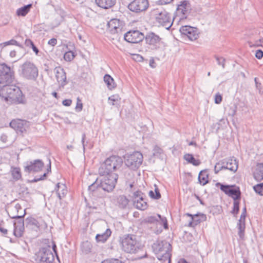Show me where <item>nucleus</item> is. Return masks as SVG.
<instances>
[{
    "label": "nucleus",
    "instance_id": "f257e3e1",
    "mask_svg": "<svg viewBox=\"0 0 263 263\" xmlns=\"http://www.w3.org/2000/svg\"><path fill=\"white\" fill-rule=\"evenodd\" d=\"M0 78L2 81L7 84L0 88V97L5 101L16 104H25L26 100L20 88L13 83L15 78L14 72L10 66L5 63H0Z\"/></svg>",
    "mask_w": 263,
    "mask_h": 263
},
{
    "label": "nucleus",
    "instance_id": "f03ea898",
    "mask_svg": "<svg viewBox=\"0 0 263 263\" xmlns=\"http://www.w3.org/2000/svg\"><path fill=\"white\" fill-rule=\"evenodd\" d=\"M102 177L97 178L88 186V191L93 196L102 197V191L109 193L115 189L118 179V174H105Z\"/></svg>",
    "mask_w": 263,
    "mask_h": 263
},
{
    "label": "nucleus",
    "instance_id": "7ed1b4c3",
    "mask_svg": "<svg viewBox=\"0 0 263 263\" xmlns=\"http://www.w3.org/2000/svg\"><path fill=\"white\" fill-rule=\"evenodd\" d=\"M123 164L122 158L117 155H112L107 158L99 168L100 176L105 174H117L116 172L121 168Z\"/></svg>",
    "mask_w": 263,
    "mask_h": 263
},
{
    "label": "nucleus",
    "instance_id": "20e7f679",
    "mask_svg": "<svg viewBox=\"0 0 263 263\" xmlns=\"http://www.w3.org/2000/svg\"><path fill=\"white\" fill-rule=\"evenodd\" d=\"M123 250L128 253L135 254L141 250L143 247L141 242L134 235L128 234L123 238L122 242Z\"/></svg>",
    "mask_w": 263,
    "mask_h": 263
},
{
    "label": "nucleus",
    "instance_id": "39448f33",
    "mask_svg": "<svg viewBox=\"0 0 263 263\" xmlns=\"http://www.w3.org/2000/svg\"><path fill=\"white\" fill-rule=\"evenodd\" d=\"M20 76L28 80H35L39 75V70L36 65L30 61H26L20 66Z\"/></svg>",
    "mask_w": 263,
    "mask_h": 263
},
{
    "label": "nucleus",
    "instance_id": "423d86ee",
    "mask_svg": "<svg viewBox=\"0 0 263 263\" xmlns=\"http://www.w3.org/2000/svg\"><path fill=\"white\" fill-rule=\"evenodd\" d=\"M125 164L131 170H136L142 164L143 157L139 152H135L132 154H126L124 156Z\"/></svg>",
    "mask_w": 263,
    "mask_h": 263
},
{
    "label": "nucleus",
    "instance_id": "0eeeda50",
    "mask_svg": "<svg viewBox=\"0 0 263 263\" xmlns=\"http://www.w3.org/2000/svg\"><path fill=\"white\" fill-rule=\"evenodd\" d=\"M153 12L155 13V21L158 25L169 29L173 23L170 14L164 10L158 9H154Z\"/></svg>",
    "mask_w": 263,
    "mask_h": 263
},
{
    "label": "nucleus",
    "instance_id": "6e6552de",
    "mask_svg": "<svg viewBox=\"0 0 263 263\" xmlns=\"http://www.w3.org/2000/svg\"><path fill=\"white\" fill-rule=\"evenodd\" d=\"M54 259L49 246L41 248L35 255V259L39 263H52Z\"/></svg>",
    "mask_w": 263,
    "mask_h": 263
},
{
    "label": "nucleus",
    "instance_id": "1a4fd4ad",
    "mask_svg": "<svg viewBox=\"0 0 263 263\" xmlns=\"http://www.w3.org/2000/svg\"><path fill=\"white\" fill-rule=\"evenodd\" d=\"M148 7V0H133L127 6V8L130 11L136 14L145 12Z\"/></svg>",
    "mask_w": 263,
    "mask_h": 263
},
{
    "label": "nucleus",
    "instance_id": "9d476101",
    "mask_svg": "<svg viewBox=\"0 0 263 263\" xmlns=\"http://www.w3.org/2000/svg\"><path fill=\"white\" fill-rule=\"evenodd\" d=\"M217 186H220V190L226 194L232 197L234 201L240 199L241 192L239 188L235 185H223L219 182L216 184Z\"/></svg>",
    "mask_w": 263,
    "mask_h": 263
},
{
    "label": "nucleus",
    "instance_id": "9b49d317",
    "mask_svg": "<svg viewBox=\"0 0 263 263\" xmlns=\"http://www.w3.org/2000/svg\"><path fill=\"white\" fill-rule=\"evenodd\" d=\"M7 213L11 218L15 219L17 221L23 219L26 214L25 209H23L19 203L10 205L8 208Z\"/></svg>",
    "mask_w": 263,
    "mask_h": 263
},
{
    "label": "nucleus",
    "instance_id": "f8f14e48",
    "mask_svg": "<svg viewBox=\"0 0 263 263\" xmlns=\"http://www.w3.org/2000/svg\"><path fill=\"white\" fill-rule=\"evenodd\" d=\"M145 37L144 34L138 30H132L124 35V40L131 43H138Z\"/></svg>",
    "mask_w": 263,
    "mask_h": 263
},
{
    "label": "nucleus",
    "instance_id": "ddd939ff",
    "mask_svg": "<svg viewBox=\"0 0 263 263\" xmlns=\"http://www.w3.org/2000/svg\"><path fill=\"white\" fill-rule=\"evenodd\" d=\"M190 10L191 6L189 1L181 2L176 10V17L178 16L179 20L186 18L187 14L190 13Z\"/></svg>",
    "mask_w": 263,
    "mask_h": 263
},
{
    "label": "nucleus",
    "instance_id": "4468645a",
    "mask_svg": "<svg viewBox=\"0 0 263 263\" xmlns=\"http://www.w3.org/2000/svg\"><path fill=\"white\" fill-rule=\"evenodd\" d=\"M180 32L182 35L186 36L191 41L196 40L199 37L198 29L190 26H182L180 28Z\"/></svg>",
    "mask_w": 263,
    "mask_h": 263
},
{
    "label": "nucleus",
    "instance_id": "2eb2a0df",
    "mask_svg": "<svg viewBox=\"0 0 263 263\" xmlns=\"http://www.w3.org/2000/svg\"><path fill=\"white\" fill-rule=\"evenodd\" d=\"M29 122L21 119L13 120L10 123V126L13 128L17 133H23L29 127Z\"/></svg>",
    "mask_w": 263,
    "mask_h": 263
},
{
    "label": "nucleus",
    "instance_id": "dca6fc26",
    "mask_svg": "<svg viewBox=\"0 0 263 263\" xmlns=\"http://www.w3.org/2000/svg\"><path fill=\"white\" fill-rule=\"evenodd\" d=\"M44 164L40 159L27 162V165L24 167V171L27 173L38 172L42 170Z\"/></svg>",
    "mask_w": 263,
    "mask_h": 263
},
{
    "label": "nucleus",
    "instance_id": "f3484780",
    "mask_svg": "<svg viewBox=\"0 0 263 263\" xmlns=\"http://www.w3.org/2000/svg\"><path fill=\"white\" fill-rule=\"evenodd\" d=\"M54 72L58 82L61 87H63L68 83L64 69L60 66L56 67L54 69Z\"/></svg>",
    "mask_w": 263,
    "mask_h": 263
},
{
    "label": "nucleus",
    "instance_id": "a211bd4d",
    "mask_svg": "<svg viewBox=\"0 0 263 263\" xmlns=\"http://www.w3.org/2000/svg\"><path fill=\"white\" fill-rule=\"evenodd\" d=\"M108 28L111 34H118L122 32V26L119 20L114 18L107 23Z\"/></svg>",
    "mask_w": 263,
    "mask_h": 263
},
{
    "label": "nucleus",
    "instance_id": "6ab92c4d",
    "mask_svg": "<svg viewBox=\"0 0 263 263\" xmlns=\"http://www.w3.org/2000/svg\"><path fill=\"white\" fill-rule=\"evenodd\" d=\"M186 215L190 217L191 220L190 221L188 226L190 227H194L202 221H204L206 219V216L205 214L202 213H197L195 215L186 213Z\"/></svg>",
    "mask_w": 263,
    "mask_h": 263
},
{
    "label": "nucleus",
    "instance_id": "aec40b11",
    "mask_svg": "<svg viewBox=\"0 0 263 263\" xmlns=\"http://www.w3.org/2000/svg\"><path fill=\"white\" fill-rule=\"evenodd\" d=\"M172 251V246L170 243L169 247H166V248H164L162 251H160V256L162 257H159L158 254H156L157 258L160 260L163 261V263H171V253Z\"/></svg>",
    "mask_w": 263,
    "mask_h": 263
},
{
    "label": "nucleus",
    "instance_id": "412c9836",
    "mask_svg": "<svg viewBox=\"0 0 263 263\" xmlns=\"http://www.w3.org/2000/svg\"><path fill=\"white\" fill-rule=\"evenodd\" d=\"M144 221L148 223H156L161 222V224H163L165 229L168 228L167 220L165 217H162L160 214H157L156 216H151L146 217Z\"/></svg>",
    "mask_w": 263,
    "mask_h": 263
},
{
    "label": "nucleus",
    "instance_id": "4be33fe9",
    "mask_svg": "<svg viewBox=\"0 0 263 263\" xmlns=\"http://www.w3.org/2000/svg\"><path fill=\"white\" fill-rule=\"evenodd\" d=\"M13 234L16 237H21L23 236L24 231V221L23 219H20L17 221H14L13 223Z\"/></svg>",
    "mask_w": 263,
    "mask_h": 263
},
{
    "label": "nucleus",
    "instance_id": "5701e85b",
    "mask_svg": "<svg viewBox=\"0 0 263 263\" xmlns=\"http://www.w3.org/2000/svg\"><path fill=\"white\" fill-rule=\"evenodd\" d=\"M169 246L170 243L166 241L157 240L153 243L152 248L156 254H158L159 257H162V256H160V251H162V250H163L164 248H166V247Z\"/></svg>",
    "mask_w": 263,
    "mask_h": 263
},
{
    "label": "nucleus",
    "instance_id": "b1692460",
    "mask_svg": "<svg viewBox=\"0 0 263 263\" xmlns=\"http://www.w3.org/2000/svg\"><path fill=\"white\" fill-rule=\"evenodd\" d=\"M223 161L225 164V169L230 170L233 172H236L238 168V162L235 159H225Z\"/></svg>",
    "mask_w": 263,
    "mask_h": 263
},
{
    "label": "nucleus",
    "instance_id": "393cba45",
    "mask_svg": "<svg viewBox=\"0 0 263 263\" xmlns=\"http://www.w3.org/2000/svg\"><path fill=\"white\" fill-rule=\"evenodd\" d=\"M144 38L147 44L153 46L156 45L160 41V37L153 32L147 33Z\"/></svg>",
    "mask_w": 263,
    "mask_h": 263
},
{
    "label": "nucleus",
    "instance_id": "a878e982",
    "mask_svg": "<svg viewBox=\"0 0 263 263\" xmlns=\"http://www.w3.org/2000/svg\"><path fill=\"white\" fill-rule=\"evenodd\" d=\"M253 177L257 181L263 180V163H257L253 172Z\"/></svg>",
    "mask_w": 263,
    "mask_h": 263
},
{
    "label": "nucleus",
    "instance_id": "bb28decb",
    "mask_svg": "<svg viewBox=\"0 0 263 263\" xmlns=\"http://www.w3.org/2000/svg\"><path fill=\"white\" fill-rule=\"evenodd\" d=\"M96 4L100 7L107 9L113 7L116 0H95Z\"/></svg>",
    "mask_w": 263,
    "mask_h": 263
},
{
    "label": "nucleus",
    "instance_id": "cd10ccee",
    "mask_svg": "<svg viewBox=\"0 0 263 263\" xmlns=\"http://www.w3.org/2000/svg\"><path fill=\"white\" fill-rule=\"evenodd\" d=\"M117 204L120 209H125L129 202L128 199L124 195H120L116 199Z\"/></svg>",
    "mask_w": 263,
    "mask_h": 263
},
{
    "label": "nucleus",
    "instance_id": "c85d7f7f",
    "mask_svg": "<svg viewBox=\"0 0 263 263\" xmlns=\"http://www.w3.org/2000/svg\"><path fill=\"white\" fill-rule=\"evenodd\" d=\"M134 205L138 209L144 210L147 209L148 205L144 197H140V199L134 200Z\"/></svg>",
    "mask_w": 263,
    "mask_h": 263
},
{
    "label": "nucleus",
    "instance_id": "c756f323",
    "mask_svg": "<svg viewBox=\"0 0 263 263\" xmlns=\"http://www.w3.org/2000/svg\"><path fill=\"white\" fill-rule=\"evenodd\" d=\"M111 234V231L109 229H107L105 232L102 234H97L96 239L97 242H104L109 238Z\"/></svg>",
    "mask_w": 263,
    "mask_h": 263
},
{
    "label": "nucleus",
    "instance_id": "7c9ffc66",
    "mask_svg": "<svg viewBox=\"0 0 263 263\" xmlns=\"http://www.w3.org/2000/svg\"><path fill=\"white\" fill-rule=\"evenodd\" d=\"M66 186L63 184H60L58 183L56 186L57 193L58 196L60 199H61L63 197H64L65 195L67 193V190L66 189Z\"/></svg>",
    "mask_w": 263,
    "mask_h": 263
},
{
    "label": "nucleus",
    "instance_id": "2f4dec72",
    "mask_svg": "<svg viewBox=\"0 0 263 263\" xmlns=\"http://www.w3.org/2000/svg\"><path fill=\"white\" fill-rule=\"evenodd\" d=\"M209 175L206 170L201 171L198 176V180L201 184L204 185L208 182Z\"/></svg>",
    "mask_w": 263,
    "mask_h": 263
},
{
    "label": "nucleus",
    "instance_id": "473e14b6",
    "mask_svg": "<svg viewBox=\"0 0 263 263\" xmlns=\"http://www.w3.org/2000/svg\"><path fill=\"white\" fill-rule=\"evenodd\" d=\"M104 81L106 84L108 89L110 90H112L116 87L114 80L110 75L108 74H106L104 76Z\"/></svg>",
    "mask_w": 263,
    "mask_h": 263
},
{
    "label": "nucleus",
    "instance_id": "72a5a7b5",
    "mask_svg": "<svg viewBox=\"0 0 263 263\" xmlns=\"http://www.w3.org/2000/svg\"><path fill=\"white\" fill-rule=\"evenodd\" d=\"M183 158L189 163L192 164L194 166H198L200 164L201 162L199 160L195 159L193 155L190 154H186L184 155Z\"/></svg>",
    "mask_w": 263,
    "mask_h": 263
},
{
    "label": "nucleus",
    "instance_id": "f704fd0d",
    "mask_svg": "<svg viewBox=\"0 0 263 263\" xmlns=\"http://www.w3.org/2000/svg\"><path fill=\"white\" fill-rule=\"evenodd\" d=\"M26 224L27 227L28 226L32 227L33 229H39L40 227V224L37 220L32 217H27L26 219Z\"/></svg>",
    "mask_w": 263,
    "mask_h": 263
},
{
    "label": "nucleus",
    "instance_id": "c9c22d12",
    "mask_svg": "<svg viewBox=\"0 0 263 263\" xmlns=\"http://www.w3.org/2000/svg\"><path fill=\"white\" fill-rule=\"evenodd\" d=\"M11 173L13 179L15 180H18L22 177L21 170L19 167H11Z\"/></svg>",
    "mask_w": 263,
    "mask_h": 263
},
{
    "label": "nucleus",
    "instance_id": "e433bc0d",
    "mask_svg": "<svg viewBox=\"0 0 263 263\" xmlns=\"http://www.w3.org/2000/svg\"><path fill=\"white\" fill-rule=\"evenodd\" d=\"M31 7V4H28L19 8L16 12L17 15L18 16H25L28 13Z\"/></svg>",
    "mask_w": 263,
    "mask_h": 263
},
{
    "label": "nucleus",
    "instance_id": "4c0bfd02",
    "mask_svg": "<svg viewBox=\"0 0 263 263\" xmlns=\"http://www.w3.org/2000/svg\"><path fill=\"white\" fill-rule=\"evenodd\" d=\"M238 228V234L241 239H243L245 236V221L239 220V221L237 223Z\"/></svg>",
    "mask_w": 263,
    "mask_h": 263
},
{
    "label": "nucleus",
    "instance_id": "58836bf2",
    "mask_svg": "<svg viewBox=\"0 0 263 263\" xmlns=\"http://www.w3.org/2000/svg\"><path fill=\"white\" fill-rule=\"evenodd\" d=\"M155 192L150 191L149 192V196L153 199H159L161 198V194L159 192V190L156 185H155Z\"/></svg>",
    "mask_w": 263,
    "mask_h": 263
},
{
    "label": "nucleus",
    "instance_id": "ea45409f",
    "mask_svg": "<svg viewBox=\"0 0 263 263\" xmlns=\"http://www.w3.org/2000/svg\"><path fill=\"white\" fill-rule=\"evenodd\" d=\"M225 164L223 160L216 163L214 166V172L215 174H217L220 171L225 169Z\"/></svg>",
    "mask_w": 263,
    "mask_h": 263
},
{
    "label": "nucleus",
    "instance_id": "a19ab883",
    "mask_svg": "<svg viewBox=\"0 0 263 263\" xmlns=\"http://www.w3.org/2000/svg\"><path fill=\"white\" fill-rule=\"evenodd\" d=\"M254 191L260 196L263 195V183L257 184L253 186Z\"/></svg>",
    "mask_w": 263,
    "mask_h": 263
},
{
    "label": "nucleus",
    "instance_id": "79ce46f5",
    "mask_svg": "<svg viewBox=\"0 0 263 263\" xmlns=\"http://www.w3.org/2000/svg\"><path fill=\"white\" fill-rule=\"evenodd\" d=\"M120 99L119 96L117 95H112L108 98L109 103L112 105H116Z\"/></svg>",
    "mask_w": 263,
    "mask_h": 263
},
{
    "label": "nucleus",
    "instance_id": "37998d69",
    "mask_svg": "<svg viewBox=\"0 0 263 263\" xmlns=\"http://www.w3.org/2000/svg\"><path fill=\"white\" fill-rule=\"evenodd\" d=\"M74 58V53L71 51L66 52L64 55V59L67 61H71Z\"/></svg>",
    "mask_w": 263,
    "mask_h": 263
},
{
    "label": "nucleus",
    "instance_id": "c03bdc74",
    "mask_svg": "<svg viewBox=\"0 0 263 263\" xmlns=\"http://www.w3.org/2000/svg\"><path fill=\"white\" fill-rule=\"evenodd\" d=\"M239 211V202L237 200L234 201L233 203V209L232 213L234 215H236L238 213Z\"/></svg>",
    "mask_w": 263,
    "mask_h": 263
},
{
    "label": "nucleus",
    "instance_id": "a18cd8bd",
    "mask_svg": "<svg viewBox=\"0 0 263 263\" xmlns=\"http://www.w3.org/2000/svg\"><path fill=\"white\" fill-rule=\"evenodd\" d=\"M215 58L217 62V64L219 65H221L222 68H225V59L223 57H219L218 56L215 55Z\"/></svg>",
    "mask_w": 263,
    "mask_h": 263
},
{
    "label": "nucleus",
    "instance_id": "49530a36",
    "mask_svg": "<svg viewBox=\"0 0 263 263\" xmlns=\"http://www.w3.org/2000/svg\"><path fill=\"white\" fill-rule=\"evenodd\" d=\"M163 152V150L157 145H155L153 149V155L155 156H158Z\"/></svg>",
    "mask_w": 263,
    "mask_h": 263
},
{
    "label": "nucleus",
    "instance_id": "de8ad7c7",
    "mask_svg": "<svg viewBox=\"0 0 263 263\" xmlns=\"http://www.w3.org/2000/svg\"><path fill=\"white\" fill-rule=\"evenodd\" d=\"M83 104L81 99L78 97L77 99V104L76 106V110L77 111L80 112L82 110Z\"/></svg>",
    "mask_w": 263,
    "mask_h": 263
},
{
    "label": "nucleus",
    "instance_id": "09e8293b",
    "mask_svg": "<svg viewBox=\"0 0 263 263\" xmlns=\"http://www.w3.org/2000/svg\"><path fill=\"white\" fill-rule=\"evenodd\" d=\"M144 195L141 191H137L134 193L133 197L134 200L137 199H140V197H144Z\"/></svg>",
    "mask_w": 263,
    "mask_h": 263
},
{
    "label": "nucleus",
    "instance_id": "8fccbe9b",
    "mask_svg": "<svg viewBox=\"0 0 263 263\" xmlns=\"http://www.w3.org/2000/svg\"><path fill=\"white\" fill-rule=\"evenodd\" d=\"M237 110V106L235 104L231 106L228 112L229 116L233 117L235 115Z\"/></svg>",
    "mask_w": 263,
    "mask_h": 263
},
{
    "label": "nucleus",
    "instance_id": "3c124183",
    "mask_svg": "<svg viewBox=\"0 0 263 263\" xmlns=\"http://www.w3.org/2000/svg\"><path fill=\"white\" fill-rule=\"evenodd\" d=\"M102 263H123L122 261L117 259H106L102 262Z\"/></svg>",
    "mask_w": 263,
    "mask_h": 263
},
{
    "label": "nucleus",
    "instance_id": "603ef678",
    "mask_svg": "<svg viewBox=\"0 0 263 263\" xmlns=\"http://www.w3.org/2000/svg\"><path fill=\"white\" fill-rule=\"evenodd\" d=\"M7 45H16L20 47H22V46L16 40H11L9 41L6 43Z\"/></svg>",
    "mask_w": 263,
    "mask_h": 263
},
{
    "label": "nucleus",
    "instance_id": "864d4df0",
    "mask_svg": "<svg viewBox=\"0 0 263 263\" xmlns=\"http://www.w3.org/2000/svg\"><path fill=\"white\" fill-rule=\"evenodd\" d=\"M222 101V97L219 93H217L215 96V103L216 104H219Z\"/></svg>",
    "mask_w": 263,
    "mask_h": 263
},
{
    "label": "nucleus",
    "instance_id": "5fc2aeb1",
    "mask_svg": "<svg viewBox=\"0 0 263 263\" xmlns=\"http://www.w3.org/2000/svg\"><path fill=\"white\" fill-rule=\"evenodd\" d=\"M46 176H47V173H45L42 176H41L39 178H37L36 177H35L34 178V179H33V180H32V182H36L39 181L44 180L45 178L46 177Z\"/></svg>",
    "mask_w": 263,
    "mask_h": 263
},
{
    "label": "nucleus",
    "instance_id": "6e6d98bb",
    "mask_svg": "<svg viewBox=\"0 0 263 263\" xmlns=\"http://www.w3.org/2000/svg\"><path fill=\"white\" fill-rule=\"evenodd\" d=\"M255 57L258 59H261L263 57V51L261 50H257L256 51Z\"/></svg>",
    "mask_w": 263,
    "mask_h": 263
},
{
    "label": "nucleus",
    "instance_id": "4d7b16f0",
    "mask_svg": "<svg viewBox=\"0 0 263 263\" xmlns=\"http://www.w3.org/2000/svg\"><path fill=\"white\" fill-rule=\"evenodd\" d=\"M246 213H247V211H246V208L245 207L242 210V213L240 215V219L239 220H241L243 221H245V218H246Z\"/></svg>",
    "mask_w": 263,
    "mask_h": 263
},
{
    "label": "nucleus",
    "instance_id": "13d9d810",
    "mask_svg": "<svg viewBox=\"0 0 263 263\" xmlns=\"http://www.w3.org/2000/svg\"><path fill=\"white\" fill-rule=\"evenodd\" d=\"M71 103L72 100L70 99H65L62 102V104L65 106H69Z\"/></svg>",
    "mask_w": 263,
    "mask_h": 263
},
{
    "label": "nucleus",
    "instance_id": "bf43d9fd",
    "mask_svg": "<svg viewBox=\"0 0 263 263\" xmlns=\"http://www.w3.org/2000/svg\"><path fill=\"white\" fill-rule=\"evenodd\" d=\"M48 43L52 46H54L57 43V40L56 39L52 38L48 41Z\"/></svg>",
    "mask_w": 263,
    "mask_h": 263
},
{
    "label": "nucleus",
    "instance_id": "052dcab7",
    "mask_svg": "<svg viewBox=\"0 0 263 263\" xmlns=\"http://www.w3.org/2000/svg\"><path fill=\"white\" fill-rule=\"evenodd\" d=\"M33 44V42L30 39H27L25 41V45L27 47H30Z\"/></svg>",
    "mask_w": 263,
    "mask_h": 263
},
{
    "label": "nucleus",
    "instance_id": "680f3d73",
    "mask_svg": "<svg viewBox=\"0 0 263 263\" xmlns=\"http://www.w3.org/2000/svg\"><path fill=\"white\" fill-rule=\"evenodd\" d=\"M30 48H31V49H32V50L34 52L35 54L36 55H39V50L38 49V48L35 46V45L34 44V43L32 44V45H31V46L30 47Z\"/></svg>",
    "mask_w": 263,
    "mask_h": 263
},
{
    "label": "nucleus",
    "instance_id": "e2e57ef3",
    "mask_svg": "<svg viewBox=\"0 0 263 263\" xmlns=\"http://www.w3.org/2000/svg\"><path fill=\"white\" fill-rule=\"evenodd\" d=\"M85 138H86V135H85V134H83L82 135V145H83V147L84 151H85V146H86V144L85 143Z\"/></svg>",
    "mask_w": 263,
    "mask_h": 263
},
{
    "label": "nucleus",
    "instance_id": "0e129e2a",
    "mask_svg": "<svg viewBox=\"0 0 263 263\" xmlns=\"http://www.w3.org/2000/svg\"><path fill=\"white\" fill-rule=\"evenodd\" d=\"M2 223H0V231H1L2 233H3L4 234H7V232H8L7 230V229H5V228H3V227H2Z\"/></svg>",
    "mask_w": 263,
    "mask_h": 263
},
{
    "label": "nucleus",
    "instance_id": "69168bd1",
    "mask_svg": "<svg viewBox=\"0 0 263 263\" xmlns=\"http://www.w3.org/2000/svg\"><path fill=\"white\" fill-rule=\"evenodd\" d=\"M1 139L3 142H6L7 140V135L5 134L2 135V136H1Z\"/></svg>",
    "mask_w": 263,
    "mask_h": 263
},
{
    "label": "nucleus",
    "instance_id": "338daca9",
    "mask_svg": "<svg viewBox=\"0 0 263 263\" xmlns=\"http://www.w3.org/2000/svg\"><path fill=\"white\" fill-rule=\"evenodd\" d=\"M173 0H160L161 5L167 4L171 3Z\"/></svg>",
    "mask_w": 263,
    "mask_h": 263
},
{
    "label": "nucleus",
    "instance_id": "774afa93",
    "mask_svg": "<svg viewBox=\"0 0 263 263\" xmlns=\"http://www.w3.org/2000/svg\"><path fill=\"white\" fill-rule=\"evenodd\" d=\"M155 64H156V63H155L154 59L150 60V61H149V65L152 67H153V68L155 67H156Z\"/></svg>",
    "mask_w": 263,
    "mask_h": 263
}]
</instances>
